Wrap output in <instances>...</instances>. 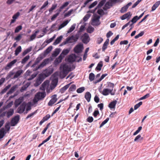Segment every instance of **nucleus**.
Instances as JSON below:
<instances>
[{"label": "nucleus", "instance_id": "f257e3e1", "mask_svg": "<svg viewBox=\"0 0 160 160\" xmlns=\"http://www.w3.org/2000/svg\"><path fill=\"white\" fill-rule=\"evenodd\" d=\"M60 70V76L63 78H65L69 72L72 70L71 67L66 64H62L61 65Z\"/></svg>", "mask_w": 160, "mask_h": 160}, {"label": "nucleus", "instance_id": "f03ea898", "mask_svg": "<svg viewBox=\"0 0 160 160\" xmlns=\"http://www.w3.org/2000/svg\"><path fill=\"white\" fill-rule=\"evenodd\" d=\"M45 92H39L35 95L33 101L34 103H36L40 100L43 99L46 96Z\"/></svg>", "mask_w": 160, "mask_h": 160}, {"label": "nucleus", "instance_id": "7ed1b4c3", "mask_svg": "<svg viewBox=\"0 0 160 160\" xmlns=\"http://www.w3.org/2000/svg\"><path fill=\"white\" fill-rule=\"evenodd\" d=\"M108 85L112 87V89L104 88L101 93L104 96L108 95L109 93H110L112 95H114L115 94V92H112L114 86V84L110 83L108 84Z\"/></svg>", "mask_w": 160, "mask_h": 160}, {"label": "nucleus", "instance_id": "20e7f679", "mask_svg": "<svg viewBox=\"0 0 160 160\" xmlns=\"http://www.w3.org/2000/svg\"><path fill=\"white\" fill-rule=\"evenodd\" d=\"M82 42L85 44L88 43L90 40V38L88 34L85 33L82 36Z\"/></svg>", "mask_w": 160, "mask_h": 160}, {"label": "nucleus", "instance_id": "39448f33", "mask_svg": "<svg viewBox=\"0 0 160 160\" xmlns=\"http://www.w3.org/2000/svg\"><path fill=\"white\" fill-rule=\"evenodd\" d=\"M83 48V44H79L77 45L74 48L73 50L75 53H78L82 52Z\"/></svg>", "mask_w": 160, "mask_h": 160}, {"label": "nucleus", "instance_id": "423d86ee", "mask_svg": "<svg viewBox=\"0 0 160 160\" xmlns=\"http://www.w3.org/2000/svg\"><path fill=\"white\" fill-rule=\"evenodd\" d=\"M26 106V103L24 102L22 103L18 108L17 112L19 114L23 113L25 110Z\"/></svg>", "mask_w": 160, "mask_h": 160}, {"label": "nucleus", "instance_id": "0eeeda50", "mask_svg": "<svg viewBox=\"0 0 160 160\" xmlns=\"http://www.w3.org/2000/svg\"><path fill=\"white\" fill-rule=\"evenodd\" d=\"M78 39V37H74L72 36L68 38L65 41L63 42V44H66L68 43H71L72 42L70 41L71 40H73L75 42L77 41Z\"/></svg>", "mask_w": 160, "mask_h": 160}, {"label": "nucleus", "instance_id": "6e6552de", "mask_svg": "<svg viewBox=\"0 0 160 160\" xmlns=\"http://www.w3.org/2000/svg\"><path fill=\"white\" fill-rule=\"evenodd\" d=\"M100 17L99 16H94L92 20V25H98L100 24L99 19Z\"/></svg>", "mask_w": 160, "mask_h": 160}, {"label": "nucleus", "instance_id": "1a4fd4ad", "mask_svg": "<svg viewBox=\"0 0 160 160\" xmlns=\"http://www.w3.org/2000/svg\"><path fill=\"white\" fill-rule=\"evenodd\" d=\"M44 78L43 77L42 75H39L37 78L35 83H34V86L35 87H37L40 85L42 82L43 81Z\"/></svg>", "mask_w": 160, "mask_h": 160}, {"label": "nucleus", "instance_id": "9d476101", "mask_svg": "<svg viewBox=\"0 0 160 160\" xmlns=\"http://www.w3.org/2000/svg\"><path fill=\"white\" fill-rule=\"evenodd\" d=\"M19 120V116L17 115L12 118L11 121V125L12 126H15L18 122Z\"/></svg>", "mask_w": 160, "mask_h": 160}, {"label": "nucleus", "instance_id": "9b49d317", "mask_svg": "<svg viewBox=\"0 0 160 160\" xmlns=\"http://www.w3.org/2000/svg\"><path fill=\"white\" fill-rule=\"evenodd\" d=\"M17 60L16 59H15L8 63L4 68L5 70H8L10 69L17 62Z\"/></svg>", "mask_w": 160, "mask_h": 160}, {"label": "nucleus", "instance_id": "f8f14e48", "mask_svg": "<svg viewBox=\"0 0 160 160\" xmlns=\"http://www.w3.org/2000/svg\"><path fill=\"white\" fill-rule=\"evenodd\" d=\"M57 100V95L55 94L52 97L51 99L50 100L48 103V105L49 106H52V105L56 102Z\"/></svg>", "mask_w": 160, "mask_h": 160}, {"label": "nucleus", "instance_id": "ddd939ff", "mask_svg": "<svg viewBox=\"0 0 160 160\" xmlns=\"http://www.w3.org/2000/svg\"><path fill=\"white\" fill-rule=\"evenodd\" d=\"M49 61L48 59H45L39 66L38 67H37L36 68L34 69V70L37 71L39 68L43 67L48 63Z\"/></svg>", "mask_w": 160, "mask_h": 160}, {"label": "nucleus", "instance_id": "4468645a", "mask_svg": "<svg viewBox=\"0 0 160 160\" xmlns=\"http://www.w3.org/2000/svg\"><path fill=\"white\" fill-rule=\"evenodd\" d=\"M131 15L132 14L131 13V12H129L120 17V18L122 20H124L127 19V20H128L130 19Z\"/></svg>", "mask_w": 160, "mask_h": 160}, {"label": "nucleus", "instance_id": "2eb2a0df", "mask_svg": "<svg viewBox=\"0 0 160 160\" xmlns=\"http://www.w3.org/2000/svg\"><path fill=\"white\" fill-rule=\"evenodd\" d=\"M77 58L76 55L74 54L70 55L68 59V61L69 62H73L75 61Z\"/></svg>", "mask_w": 160, "mask_h": 160}, {"label": "nucleus", "instance_id": "dca6fc26", "mask_svg": "<svg viewBox=\"0 0 160 160\" xmlns=\"http://www.w3.org/2000/svg\"><path fill=\"white\" fill-rule=\"evenodd\" d=\"M58 80L57 79H55L52 80L50 86V88L51 90L54 89L57 86Z\"/></svg>", "mask_w": 160, "mask_h": 160}, {"label": "nucleus", "instance_id": "f3484780", "mask_svg": "<svg viewBox=\"0 0 160 160\" xmlns=\"http://www.w3.org/2000/svg\"><path fill=\"white\" fill-rule=\"evenodd\" d=\"M117 101L116 100L113 101L111 102L108 105V107L111 109H115Z\"/></svg>", "mask_w": 160, "mask_h": 160}, {"label": "nucleus", "instance_id": "a211bd4d", "mask_svg": "<svg viewBox=\"0 0 160 160\" xmlns=\"http://www.w3.org/2000/svg\"><path fill=\"white\" fill-rule=\"evenodd\" d=\"M63 58L62 57L61 55H60L58 58H56L54 62V64L57 65H58L59 63H60L62 61V59Z\"/></svg>", "mask_w": 160, "mask_h": 160}, {"label": "nucleus", "instance_id": "6ab92c4d", "mask_svg": "<svg viewBox=\"0 0 160 160\" xmlns=\"http://www.w3.org/2000/svg\"><path fill=\"white\" fill-rule=\"evenodd\" d=\"M23 72V71L22 69L18 70L16 72H15L13 78L16 79L18 78Z\"/></svg>", "mask_w": 160, "mask_h": 160}, {"label": "nucleus", "instance_id": "aec40b11", "mask_svg": "<svg viewBox=\"0 0 160 160\" xmlns=\"http://www.w3.org/2000/svg\"><path fill=\"white\" fill-rule=\"evenodd\" d=\"M23 99L22 98H19L18 99H16L14 103L15 107H17L20 105L22 102Z\"/></svg>", "mask_w": 160, "mask_h": 160}, {"label": "nucleus", "instance_id": "412c9836", "mask_svg": "<svg viewBox=\"0 0 160 160\" xmlns=\"http://www.w3.org/2000/svg\"><path fill=\"white\" fill-rule=\"evenodd\" d=\"M91 97V95L89 92H87L85 93V98L88 102L90 101Z\"/></svg>", "mask_w": 160, "mask_h": 160}, {"label": "nucleus", "instance_id": "4be33fe9", "mask_svg": "<svg viewBox=\"0 0 160 160\" xmlns=\"http://www.w3.org/2000/svg\"><path fill=\"white\" fill-rule=\"evenodd\" d=\"M72 82H70V83L66 85L65 86L62 88L60 89V92L61 93H64L65 91L69 87L70 85L71 84Z\"/></svg>", "mask_w": 160, "mask_h": 160}, {"label": "nucleus", "instance_id": "5701e85b", "mask_svg": "<svg viewBox=\"0 0 160 160\" xmlns=\"http://www.w3.org/2000/svg\"><path fill=\"white\" fill-rule=\"evenodd\" d=\"M70 50V49H64L62 51L60 55L64 58L65 56L69 53Z\"/></svg>", "mask_w": 160, "mask_h": 160}, {"label": "nucleus", "instance_id": "b1692460", "mask_svg": "<svg viewBox=\"0 0 160 160\" xmlns=\"http://www.w3.org/2000/svg\"><path fill=\"white\" fill-rule=\"evenodd\" d=\"M11 87L10 84H8L7 86L5 87L0 92V94L2 95L5 93L8 89H9Z\"/></svg>", "mask_w": 160, "mask_h": 160}, {"label": "nucleus", "instance_id": "393cba45", "mask_svg": "<svg viewBox=\"0 0 160 160\" xmlns=\"http://www.w3.org/2000/svg\"><path fill=\"white\" fill-rule=\"evenodd\" d=\"M69 21L70 20L68 21V20L64 21L58 27V29L60 30L63 27H64L68 23Z\"/></svg>", "mask_w": 160, "mask_h": 160}, {"label": "nucleus", "instance_id": "a878e982", "mask_svg": "<svg viewBox=\"0 0 160 160\" xmlns=\"http://www.w3.org/2000/svg\"><path fill=\"white\" fill-rule=\"evenodd\" d=\"M160 4V1H158L156 2L152 7L151 11H153L155 10Z\"/></svg>", "mask_w": 160, "mask_h": 160}, {"label": "nucleus", "instance_id": "bb28decb", "mask_svg": "<svg viewBox=\"0 0 160 160\" xmlns=\"http://www.w3.org/2000/svg\"><path fill=\"white\" fill-rule=\"evenodd\" d=\"M106 0H102L99 3L98 6L95 9V10L97 8H101L106 2Z\"/></svg>", "mask_w": 160, "mask_h": 160}, {"label": "nucleus", "instance_id": "cd10ccee", "mask_svg": "<svg viewBox=\"0 0 160 160\" xmlns=\"http://www.w3.org/2000/svg\"><path fill=\"white\" fill-rule=\"evenodd\" d=\"M62 38V36H61L60 37L57 38L53 42V44L55 45L58 44L61 41Z\"/></svg>", "mask_w": 160, "mask_h": 160}, {"label": "nucleus", "instance_id": "c85d7f7f", "mask_svg": "<svg viewBox=\"0 0 160 160\" xmlns=\"http://www.w3.org/2000/svg\"><path fill=\"white\" fill-rule=\"evenodd\" d=\"M103 66V63L102 61H100L98 64L97 67L96 68V70L100 71L101 69V68Z\"/></svg>", "mask_w": 160, "mask_h": 160}, {"label": "nucleus", "instance_id": "c756f323", "mask_svg": "<svg viewBox=\"0 0 160 160\" xmlns=\"http://www.w3.org/2000/svg\"><path fill=\"white\" fill-rule=\"evenodd\" d=\"M14 113V110L12 108L10 109L7 112V117L9 118L12 116Z\"/></svg>", "mask_w": 160, "mask_h": 160}, {"label": "nucleus", "instance_id": "7c9ffc66", "mask_svg": "<svg viewBox=\"0 0 160 160\" xmlns=\"http://www.w3.org/2000/svg\"><path fill=\"white\" fill-rule=\"evenodd\" d=\"M22 51V48L21 46H19L16 49L15 52V55L17 56Z\"/></svg>", "mask_w": 160, "mask_h": 160}, {"label": "nucleus", "instance_id": "2f4dec72", "mask_svg": "<svg viewBox=\"0 0 160 160\" xmlns=\"http://www.w3.org/2000/svg\"><path fill=\"white\" fill-rule=\"evenodd\" d=\"M17 88L16 86H14L12 87L10 90L7 92V94L9 95L10 94H12V92H13Z\"/></svg>", "mask_w": 160, "mask_h": 160}, {"label": "nucleus", "instance_id": "473e14b6", "mask_svg": "<svg viewBox=\"0 0 160 160\" xmlns=\"http://www.w3.org/2000/svg\"><path fill=\"white\" fill-rule=\"evenodd\" d=\"M111 5V3L109 2H107L105 4L103 8L104 10H106L110 8V6Z\"/></svg>", "mask_w": 160, "mask_h": 160}, {"label": "nucleus", "instance_id": "72a5a7b5", "mask_svg": "<svg viewBox=\"0 0 160 160\" xmlns=\"http://www.w3.org/2000/svg\"><path fill=\"white\" fill-rule=\"evenodd\" d=\"M60 50L59 48L56 49L52 54V56L54 57H56L60 53Z\"/></svg>", "mask_w": 160, "mask_h": 160}, {"label": "nucleus", "instance_id": "f704fd0d", "mask_svg": "<svg viewBox=\"0 0 160 160\" xmlns=\"http://www.w3.org/2000/svg\"><path fill=\"white\" fill-rule=\"evenodd\" d=\"M30 58V56L29 55H27L25 57H24L22 60L21 63L22 64H24L26 62L28 61V60Z\"/></svg>", "mask_w": 160, "mask_h": 160}, {"label": "nucleus", "instance_id": "c9c22d12", "mask_svg": "<svg viewBox=\"0 0 160 160\" xmlns=\"http://www.w3.org/2000/svg\"><path fill=\"white\" fill-rule=\"evenodd\" d=\"M143 139V138L141 137V135L140 134L138 135L134 139L135 142L139 141H142Z\"/></svg>", "mask_w": 160, "mask_h": 160}, {"label": "nucleus", "instance_id": "e433bc0d", "mask_svg": "<svg viewBox=\"0 0 160 160\" xmlns=\"http://www.w3.org/2000/svg\"><path fill=\"white\" fill-rule=\"evenodd\" d=\"M138 20V16H134L131 21L132 23L130 25V26H131L133 23H136Z\"/></svg>", "mask_w": 160, "mask_h": 160}, {"label": "nucleus", "instance_id": "4c0bfd02", "mask_svg": "<svg viewBox=\"0 0 160 160\" xmlns=\"http://www.w3.org/2000/svg\"><path fill=\"white\" fill-rule=\"evenodd\" d=\"M31 51V48H29L25 50L22 53V56H24L27 54L29 52Z\"/></svg>", "mask_w": 160, "mask_h": 160}, {"label": "nucleus", "instance_id": "58836bf2", "mask_svg": "<svg viewBox=\"0 0 160 160\" xmlns=\"http://www.w3.org/2000/svg\"><path fill=\"white\" fill-rule=\"evenodd\" d=\"M76 86L75 84L72 85L69 88L68 91L69 92H73L76 89Z\"/></svg>", "mask_w": 160, "mask_h": 160}, {"label": "nucleus", "instance_id": "ea45409f", "mask_svg": "<svg viewBox=\"0 0 160 160\" xmlns=\"http://www.w3.org/2000/svg\"><path fill=\"white\" fill-rule=\"evenodd\" d=\"M5 131L3 128H2L0 130V139L4 137Z\"/></svg>", "mask_w": 160, "mask_h": 160}, {"label": "nucleus", "instance_id": "a19ab883", "mask_svg": "<svg viewBox=\"0 0 160 160\" xmlns=\"http://www.w3.org/2000/svg\"><path fill=\"white\" fill-rule=\"evenodd\" d=\"M95 78V75L92 72L90 73L89 76V79L91 81H92L94 80Z\"/></svg>", "mask_w": 160, "mask_h": 160}, {"label": "nucleus", "instance_id": "79ce46f5", "mask_svg": "<svg viewBox=\"0 0 160 160\" xmlns=\"http://www.w3.org/2000/svg\"><path fill=\"white\" fill-rule=\"evenodd\" d=\"M75 26L76 24H74L72 25L68 30V33H69L72 32L75 29Z\"/></svg>", "mask_w": 160, "mask_h": 160}, {"label": "nucleus", "instance_id": "37998d69", "mask_svg": "<svg viewBox=\"0 0 160 160\" xmlns=\"http://www.w3.org/2000/svg\"><path fill=\"white\" fill-rule=\"evenodd\" d=\"M73 11V9H71L67 13H65L64 14V17L65 18V17H67L70 16Z\"/></svg>", "mask_w": 160, "mask_h": 160}, {"label": "nucleus", "instance_id": "c03bdc74", "mask_svg": "<svg viewBox=\"0 0 160 160\" xmlns=\"http://www.w3.org/2000/svg\"><path fill=\"white\" fill-rule=\"evenodd\" d=\"M108 75V74L107 73H105L102 74L100 78L99 79V80H97L95 82V83H97V82H100L103 78H104V77H105L106 76Z\"/></svg>", "mask_w": 160, "mask_h": 160}, {"label": "nucleus", "instance_id": "a18cd8bd", "mask_svg": "<svg viewBox=\"0 0 160 160\" xmlns=\"http://www.w3.org/2000/svg\"><path fill=\"white\" fill-rule=\"evenodd\" d=\"M128 8L127 6H124L120 10V12L121 13H123L124 12H126L127 11Z\"/></svg>", "mask_w": 160, "mask_h": 160}, {"label": "nucleus", "instance_id": "49530a36", "mask_svg": "<svg viewBox=\"0 0 160 160\" xmlns=\"http://www.w3.org/2000/svg\"><path fill=\"white\" fill-rule=\"evenodd\" d=\"M109 118H107L105 120H104L103 121L101 124L100 125L99 128H101L102 127L104 124L106 123L107 122L109 121Z\"/></svg>", "mask_w": 160, "mask_h": 160}, {"label": "nucleus", "instance_id": "de8ad7c7", "mask_svg": "<svg viewBox=\"0 0 160 160\" xmlns=\"http://www.w3.org/2000/svg\"><path fill=\"white\" fill-rule=\"evenodd\" d=\"M14 69H13L12 70L10 71L7 75V77L8 78H11L14 74L15 75V72L14 71Z\"/></svg>", "mask_w": 160, "mask_h": 160}, {"label": "nucleus", "instance_id": "09e8293b", "mask_svg": "<svg viewBox=\"0 0 160 160\" xmlns=\"http://www.w3.org/2000/svg\"><path fill=\"white\" fill-rule=\"evenodd\" d=\"M57 4H52V7L49 9V11L50 12H52L53 10L55 9L57 7Z\"/></svg>", "mask_w": 160, "mask_h": 160}, {"label": "nucleus", "instance_id": "8fccbe9b", "mask_svg": "<svg viewBox=\"0 0 160 160\" xmlns=\"http://www.w3.org/2000/svg\"><path fill=\"white\" fill-rule=\"evenodd\" d=\"M85 90V88L84 87H82L78 89L77 90V92L78 93H81L83 92Z\"/></svg>", "mask_w": 160, "mask_h": 160}, {"label": "nucleus", "instance_id": "3c124183", "mask_svg": "<svg viewBox=\"0 0 160 160\" xmlns=\"http://www.w3.org/2000/svg\"><path fill=\"white\" fill-rule=\"evenodd\" d=\"M94 28L91 26H89L87 29V31L89 33H91L93 32Z\"/></svg>", "mask_w": 160, "mask_h": 160}, {"label": "nucleus", "instance_id": "603ef678", "mask_svg": "<svg viewBox=\"0 0 160 160\" xmlns=\"http://www.w3.org/2000/svg\"><path fill=\"white\" fill-rule=\"evenodd\" d=\"M22 27L21 25H19L17 26L15 28V32L17 33L20 30H22Z\"/></svg>", "mask_w": 160, "mask_h": 160}, {"label": "nucleus", "instance_id": "864d4df0", "mask_svg": "<svg viewBox=\"0 0 160 160\" xmlns=\"http://www.w3.org/2000/svg\"><path fill=\"white\" fill-rule=\"evenodd\" d=\"M29 86V84H27L23 86L22 87V88L20 89V91L21 92H22L26 90V89H27V88L28 87V86Z\"/></svg>", "mask_w": 160, "mask_h": 160}, {"label": "nucleus", "instance_id": "5fc2aeb1", "mask_svg": "<svg viewBox=\"0 0 160 160\" xmlns=\"http://www.w3.org/2000/svg\"><path fill=\"white\" fill-rule=\"evenodd\" d=\"M142 102H140L136 104L134 106V110H136L142 104Z\"/></svg>", "mask_w": 160, "mask_h": 160}, {"label": "nucleus", "instance_id": "6e6d98bb", "mask_svg": "<svg viewBox=\"0 0 160 160\" xmlns=\"http://www.w3.org/2000/svg\"><path fill=\"white\" fill-rule=\"evenodd\" d=\"M142 127L140 126L138 127V129L133 133V135L135 136L138 134L142 129Z\"/></svg>", "mask_w": 160, "mask_h": 160}, {"label": "nucleus", "instance_id": "4d7b16f0", "mask_svg": "<svg viewBox=\"0 0 160 160\" xmlns=\"http://www.w3.org/2000/svg\"><path fill=\"white\" fill-rule=\"evenodd\" d=\"M48 4V1H46L43 4V5L40 8V10H42L44 8H45L46 7Z\"/></svg>", "mask_w": 160, "mask_h": 160}, {"label": "nucleus", "instance_id": "13d9d810", "mask_svg": "<svg viewBox=\"0 0 160 160\" xmlns=\"http://www.w3.org/2000/svg\"><path fill=\"white\" fill-rule=\"evenodd\" d=\"M51 117L50 115L49 114L46 115L45 117H44L42 119L44 120L45 122L48 120Z\"/></svg>", "mask_w": 160, "mask_h": 160}, {"label": "nucleus", "instance_id": "bf43d9fd", "mask_svg": "<svg viewBox=\"0 0 160 160\" xmlns=\"http://www.w3.org/2000/svg\"><path fill=\"white\" fill-rule=\"evenodd\" d=\"M52 47L51 46L49 47L45 51V52L47 53H49L52 50Z\"/></svg>", "mask_w": 160, "mask_h": 160}, {"label": "nucleus", "instance_id": "052dcab7", "mask_svg": "<svg viewBox=\"0 0 160 160\" xmlns=\"http://www.w3.org/2000/svg\"><path fill=\"white\" fill-rule=\"evenodd\" d=\"M97 3L98 2L97 1H94L89 6V8H93L97 4Z\"/></svg>", "mask_w": 160, "mask_h": 160}, {"label": "nucleus", "instance_id": "680f3d73", "mask_svg": "<svg viewBox=\"0 0 160 160\" xmlns=\"http://www.w3.org/2000/svg\"><path fill=\"white\" fill-rule=\"evenodd\" d=\"M20 15V13L19 12H17L15 14H14L12 16V18L16 19Z\"/></svg>", "mask_w": 160, "mask_h": 160}, {"label": "nucleus", "instance_id": "e2e57ef3", "mask_svg": "<svg viewBox=\"0 0 160 160\" xmlns=\"http://www.w3.org/2000/svg\"><path fill=\"white\" fill-rule=\"evenodd\" d=\"M90 15L89 14H86L83 18V20L84 21H86L90 17Z\"/></svg>", "mask_w": 160, "mask_h": 160}, {"label": "nucleus", "instance_id": "0e129e2a", "mask_svg": "<svg viewBox=\"0 0 160 160\" xmlns=\"http://www.w3.org/2000/svg\"><path fill=\"white\" fill-rule=\"evenodd\" d=\"M68 2H66L63 4L60 7L61 9H63L64 8L67 6L69 4Z\"/></svg>", "mask_w": 160, "mask_h": 160}, {"label": "nucleus", "instance_id": "69168bd1", "mask_svg": "<svg viewBox=\"0 0 160 160\" xmlns=\"http://www.w3.org/2000/svg\"><path fill=\"white\" fill-rule=\"evenodd\" d=\"M68 2H66L63 4L60 7L61 9H63L64 8L67 6L69 4Z\"/></svg>", "mask_w": 160, "mask_h": 160}, {"label": "nucleus", "instance_id": "338daca9", "mask_svg": "<svg viewBox=\"0 0 160 160\" xmlns=\"http://www.w3.org/2000/svg\"><path fill=\"white\" fill-rule=\"evenodd\" d=\"M68 2H66L63 4L60 7L61 9H63L64 8L67 6L69 4Z\"/></svg>", "mask_w": 160, "mask_h": 160}, {"label": "nucleus", "instance_id": "774afa93", "mask_svg": "<svg viewBox=\"0 0 160 160\" xmlns=\"http://www.w3.org/2000/svg\"><path fill=\"white\" fill-rule=\"evenodd\" d=\"M22 38V35L21 34H19L14 39L17 41H20Z\"/></svg>", "mask_w": 160, "mask_h": 160}]
</instances>
